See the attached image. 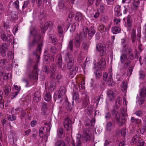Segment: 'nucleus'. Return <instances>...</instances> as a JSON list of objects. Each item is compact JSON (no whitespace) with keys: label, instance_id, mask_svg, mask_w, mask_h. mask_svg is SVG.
<instances>
[{"label":"nucleus","instance_id":"nucleus-1","mask_svg":"<svg viewBox=\"0 0 146 146\" xmlns=\"http://www.w3.org/2000/svg\"><path fill=\"white\" fill-rule=\"evenodd\" d=\"M88 28L87 27H83L82 31L80 33L79 35H76L75 38L74 44L77 48L80 46L81 42L83 39L85 38L87 36Z\"/></svg>","mask_w":146,"mask_h":146},{"label":"nucleus","instance_id":"nucleus-2","mask_svg":"<svg viewBox=\"0 0 146 146\" xmlns=\"http://www.w3.org/2000/svg\"><path fill=\"white\" fill-rule=\"evenodd\" d=\"M66 91V90L64 87L63 86L61 87L58 92H56L54 93V100L56 101L60 99L59 102L61 103L62 101V100L61 98L63 95H65Z\"/></svg>","mask_w":146,"mask_h":146},{"label":"nucleus","instance_id":"nucleus-3","mask_svg":"<svg viewBox=\"0 0 146 146\" xmlns=\"http://www.w3.org/2000/svg\"><path fill=\"white\" fill-rule=\"evenodd\" d=\"M56 70V66L55 64H52L51 65L50 69L49 70H48L47 67L46 66H45L43 68V72L47 74H50L51 77L53 78L54 77V73Z\"/></svg>","mask_w":146,"mask_h":146},{"label":"nucleus","instance_id":"nucleus-4","mask_svg":"<svg viewBox=\"0 0 146 146\" xmlns=\"http://www.w3.org/2000/svg\"><path fill=\"white\" fill-rule=\"evenodd\" d=\"M115 113V120L117 124L119 126H121L123 125L125 121V119L123 117H120L119 113L117 112H114V114Z\"/></svg>","mask_w":146,"mask_h":146},{"label":"nucleus","instance_id":"nucleus-5","mask_svg":"<svg viewBox=\"0 0 146 146\" xmlns=\"http://www.w3.org/2000/svg\"><path fill=\"white\" fill-rule=\"evenodd\" d=\"M91 136V131L88 129H85L83 135L82 139L83 141H89Z\"/></svg>","mask_w":146,"mask_h":146},{"label":"nucleus","instance_id":"nucleus-6","mask_svg":"<svg viewBox=\"0 0 146 146\" xmlns=\"http://www.w3.org/2000/svg\"><path fill=\"white\" fill-rule=\"evenodd\" d=\"M96 48L100 52L101 56H103L106 54V48L103 46L102 44H99L96 45Z\"/></svg>","mask_w":146,"mask_h":146},{"label":"nucleus","instance_id":"nucleus-7","mask_svg":"<svg viewBox=\"0 0 146 146\" xmlns=\"http://www.w3.org/2000/svg\"><path fill=\"white\" fill-rule=\"evenodd\" d=\"M38 71L33 70L30 71L28 74V77L31 79H33L36 80L38 79Z\"/></svg>","mask_w":146,"mask_h":146},{"label":"nucleus","instance_id":"nucleus-8","mask_svg":"<svg viewBox=\"0 0 146 146\" xmlns=\"http://www.w3.org/2000/svg\"><path fill=\"white\" fill-rule=\"evenodd\" d=\"M41 99V94L39 92H36L34 93L33 97V101L35 103L39 102Z\"/></svg>","mask_w":146,"mask_h":146},{"label":"nucleus","instance_id":"nucleus-9","mask_svg":"<svg viewBox=\"0 0 146 146\" xmlns=\"http://www.w3.org/2000/svg\"><path fill=\"white\" fill-rule=\"evenodd\" d=\"M7 50V44H3L0 47V52L1 55L3 57H5L6 55V52Z\"/></svg>","mask_w":146,"mask_h":146},{"label":"nucleus","instance_id":"nucleus-10","mask_svg":"<svg viewBox=\"0 0 146 146\" xmlns=\"http://www.w3.org/2000/svg\"><path fill=\"white\" fill-rule=\"evenodd\" d=\"M71 120L68 117L65 119L64 122V125L65 128L68 131L71 128Z\"/></svg>","mask_w":146,"mask_h":146},{"label":"nucleus","instance_id":"nucleus-11","mask_svg":"<svg viewBox=\"0 0 146 146\" xmlns=\"http://www.w3.org/2000/svg\"><path fill=\"white\" fill-rule=\"evenodd\" d=\"M9 141L12 145L15 144L17 140V138L15 135L12 133H10L9 136Z\"/></svg>","mask_w":146,"mask_h":146},{"label":"nucleus","instance_id":"nucleus-12","mask_svg":"<svg viewBox=\"0 0 146 146\" xmlns=\"http://www.w3.org/2000/svg\"><path fill=\"white\" fill-rule=\"evenodd\" d=\"M140 4L139 0H133V7H131L130 9L129 12H132L135 9H137L139 7Z\"/></svg>","mask_w":146,"mask_h":146},{"label":"nucleus","instance_id":"nucleus-13","mask_svg":"<svg viewBox=\"0 0 146 146\" xmlns=\"http://www.w3.org/2000/svg\"><path fill=\"white\" fill-rule=\"evenodd\" d=\"M64 60L66 62L74 61V58L70 52H68L66 53Z\"/></svg>","mask_w":146,"mask_h":146},{"label":"nucleus","instance_id":"nucleus-14","mask_svg":"<svg viewBox=\"0 0 146 146\" xmlns=\"http://www.w3.org/2000/svg\"><path fill=\"white\" fill-rule=\"evenodd\" d=\"M70 140V141H69L68 139H67V141L68 142V143L72 144L74 146H80L81 144V142L80 139L79 138H77L76 139V141H74L72 138Z\"/></svg>","mask_w":146,"mask_h":146},{"label":"nucleus","instance_id":"nucleus-15","mask_svg":"<svg viewBox=\"0 0 146 146\" xmlns=\"http://www.w3.org/2000/svg\"><path fill=\"white\" fill-rule=\"evenodd\" d=\"M72 70H70L69 73V77L70 78H72L74 76L76 75L77 72L78 70V68L77 66H75L72 68Z\"/></svg>","mask_w":146,"mask_h":146},{"label":"nucleus","instance_id":"nucleus-16","mask_svg":"<svg viewBox=\"0 0 146 146\" xmlns=\"http://www.w3.org/2000/svg\"><path fill=\"white\" fill-rule=\"evenodd\" d=\"M107 94L109 100L111 102L113 101L115 97V94H114L113 92L111 90H109L108 91Z\"/></svg>","mask_w":146,"mask_h":146},{"label":"nucleus","instance_id":"nucleus-17","mask_svg":"<svg viewBox=\"0 0 146 146\" xmlns=\"http://www.w3.org/2000/svg\"><path fill=\"white\" fill-rule=\"evenodd\" d=\"M98 68L103 70L106 67V61L104 58H102L98 63Z\"/></svg>","mask_w":146,"mask_h":146},{"label":"nucleus","instance_id":"nucleus-18","mask_svg":"<svg viewBox=\"0 0 146 146\" xmlns=\"http://www.w3.org/2000/svg\"><path fill=\"white\" fill-rule=\"evenodd\" d=\"M63 28L64 25L62 23L59 24L57 26V31L60 36H61L64 33Z\"/></svg>","mask_w":146,"mask_h":146},{"label":"nucleus","instance_id":"nucleus-19","mask_svg":"<svg viewBox=\"0 0 146 146\" xmlns=\"http://www.w3.org/2000/svg\"><path fill=\"white\" fill-rule=\"evenodd\" d=\"M98 29L100 32L104 34L106 32H108L107 28L105 27V26L103 25H100L98 27Z\"/></svg>","mask_w":146,"mask_h":146},{"label":"nucleus","instance_id":"nucleus-20","mask_svg":"<svg viewBox=\"0 0 146 146\" xmlns=\"http://www.w3.org/2000/svg\"><path fill=\"white\" fill-rule=\"evenodd\" d=\"M44 127H41L39 129V134L40 137H44V139H47L48 137V135L47 134L44 135Z\"/></svg>","mask_w":146,"mask_h":146},{"label":"nucleus","instance_id":"nucleus-21","mask_svg":"<svg viewBox=\"0 0 146 146\" xmlns=\"http://www.w3.org/2000/svg\"><path fill=\"white\" fill-rule=\"evenodd\" d=\"M131 36L132 39V42H135L136 40H137L139 42L140 41V37L139 36H138L137 37V39H136L135 31L133 29L132 30Z\"/></svg>","mask_w":146,"mask_h":146},{"label":"nucleus","instance_id":"nucleus-22","mask_svg":"<svg viewBox=\"0 0 146 146\" xmlns=\"http://www.w3.org/2000/svg\"><path fill=\"white\" fill-rule=\"evenodd\" d=\"M47 108V104L46 103L43 102L42 103V108L41 110L42 112L41 113L42 115L45 114Z\"/></svg>","mask_w":146,"mask_h":146},{"label":"nucleus","instance_id":"nucleus-23","mask_svg":"<svg viewBox=\"0 0 146 146\" xmlns=\"http://www.w3.org/2000/svg\"><path fill=\"white\" fill-rule=\"evenodd\" d=\"M121 7L119 5H116L114 9L115 14L117 16H120L121 15Z\"/></svg>","mask_w":146,"mask_h":146},{"label":"nucleus","instance_id":"nucleus-24","mask_svg":"<svg viewBox=\"0 0 146 146\" xmlns=\"http://www.w3.org/2000/svg\"><path fill=\"white\" fill-rule=\"evenodd\" d=\"M127 83L125 81H123L122 82V91L125 93L127 92Z\"/></svg>","mask_w":146,"mask_h":146},{"label":"nucleus","instance_id":"nucleus-25","mask_svg":"<svg viewBox=\"0 0 146 146\" xmlns=\"http://www.w3.org/2000/svg\"><path fill=\"white\" fill-rule=\"evenodd\" d=\"M95 122V120L94 119H92L91 121L88 119L85 123V125L87 127H89L90 125L93 126L94 123Z\"/></svg>","mask_w":146,"mask_h":146},{"label":"nucleus","instance_id":"nucleus-26","mask_svg":"<svg viewBox=\"0 0 146 146\" xmlns=\"http://www.w3.org/2000/svg\"><path fill=\"white\" fill-rule=\"evenodd\" d=\"M121 31V29L119 27H114L111 28V31L114 34L119 33Z\"/></svg>","mask_w":146,"mask_h":146},{"label":"nucleus","instance_id":"nucleus-27","mask_svg":"<svg viewBox=\"0 0 146 146\" xmlns=\"http://www.w3.org/2000/svg\"><path fill=\"white\" fill-rule=\"evenodd\" d=\"M83 18L82 14L80 12H77L76 13L75 17V20L77 21H81Z\"/></svg>","mask_w":146,"mask_h":146},{"label":"nucleus","instance_id":"nucleus-28","mask_svg":"<svg viewBox=\"0 0 146 146\" xmlns=\"http://www.w3.org/2000/svg\"><path fill=\"white\" fill-rule=\"evenodd\" d=\"M58 135L59 138H63L64 136V134L63 133V128H60L58 129Z\"/></svg>","mask_w":146,"mask_h":146},{"label":"nucleus","instance_id":"nucleus-29","mask_svg":"<svg viewBox=\"0 0 146 146\" xmlns=\"http://www.w3.org/2000/svg\"><path fill=\"white\" fill-rule=\"evenodd\" d=\"M140 139L138 136L135 135L131 139V143L132 144H136Z\"/></svg>","mask_w":146,"mask_h":146},{"label":"nucleus","instance_id":"nucleus-30","mask_svg":"<svg viewBox=\"0 0 146 146\" xmlns=\"http://www.w3.org/2000/svg\"><path fill=\"white\" fill-rule=\"evenodd\" d=\"M55 146H68L62 140L57 141L55 143Z\"/></svg>","mask_w":146,"mask_h":146},{"label":"nucleus","instance_id":"nucleus-31","mask_svg":"<svg viewBox=\"0 0 146 146\" xmlns=\"http://www.w3.org/2000/svg\"><path fill=\"white\" fill-rule=\"evenodd\" d=\"M94 69L95 71L94 72V73L96 78H99L102 76V74L98 70V68L95 67L94 68Z\"/></svg>","mask_w":146,"mask_h":146},{"label":"nucleus","instance_id":"nucleus-32","mask_svg":"<svg viewBox=\"0 0 146 146\" xmlns=\"http://www.w3.org/2000/svg\"><path fill=\"white\" fill-rule=\"evenodd\" d=\"M53 26L52 23L50 22H46L44 25L43 29L44 31H46L49 27H52Z\"/></svg>","mask_w":146,"mask_h":146},{"label":"nucleus","instance_id":"nucleus-33","mask_svg":"<svg viewBox=\"0 0 146 146\" xmlns=\"http://www.w3.org/2000/svg\"><path fill=\"white\" fill-rule=\"evenodd\" d=\"M127 56L126 55L123 54L120 57V61L122 63H125L127 59Z\"/></svg>","mask_w":146,"mask_h":146},{"label":"nucleus","instance_id":"nucleus-34","mask_svg":"<svg viewBox=\"0 0 146 146\" xmlns=\"http://www.w3.org/2000/svg\"><path fill=\"white\" fill-rule=\"evenodd\" d=\"M10 90V87L9 85H6L4 88V90L5 94L6 95H8Z\"/></svg>","mask_w":146,"mask_h":146},{"label":"nucleus","instance_id":"nucleus-35","mask_svg":"<svg viewBox=\"0 0 146 146\" xmlns=\"http://www.w3.org/2000/svg\"><path fill=\"white\" fill-rule=\"evenodd\" d=\"M112 127V124L110 122H108L107 123L106 125V129L107 131H110Z\"/></svg>","mask_w":146,"mask_h":146},{"label":"nucleus","instance_id":"nucleus-36","mask_svg":"<svg viewBox=\"0 0 146 146\" xmlns=\"http://www.w3.org/2000/svg\"><path fill=\"white\" fill-rule=\"evenodd\" d=\"M8 62V60L7 59L4 58L0 60V66H3L6 65Z\"/></svg>","mask_w":146,"mask_h":146},{"label":"nucleus","instance_id":"nucleus-37","mask_svg":"<svg viewBox=\"0 0 146 146\" xmlns=\"http://www.w3.org/2000/svg\"><path fill=\"white\" fill-rule=\"evenodd\" d=\"M45 100L46 101H50L51 99V96L50 92H47L45 94L44 97Z\"/></svg>","mask_w":146,"mask_h":146},{"label":"nucleus","instance_id":"nucleus-38","mask_svg":"<svg viewBox=\"0 0 146 146\" xmlns=\"http://www.w3.org/2000/svg\"><path fill=\"white\" fill-rule=\"evenodd\" d=\"M74 61H70L69 62H66L67 63V68L68 69H70L72 68V66H74Z\"/></svg>","mask_w":146,"mask_h":146},{"label":"nucleus","instance_id":"nucleus-39","mask_svg":"<svg viewBox=\"0 0 146 146\" xmlns=\"http://www.w3.org/2000/svg\"><path fill=\"white\" fill-rule=\"evenodd\" d=\"M145 144L144 141L141 138H140L136 144L137 146H144Z\"/></svg>","mask_w":146,"mask_h":146},{"label":"nucleus","instance_id":"nucleus-40","mask_svg":"<svg viewBox=\"0 0 146 146\" xmlns=\"http://www.w3.org/2000/svg\"><path fill=\"white\" fill-rule=\"evenodd\" d=\"M55 85L56 83L53 81H52L51 82L49 88L51 91H53L55 89Z\"/></svg>","mask_w":146,"mask_h":146},{"label":"nucleus","instance_id":"nucleus-41","mask_svg":"<svg viewBox=\"0 0 146 146\" xmlns=\"http://www.w3.org/2000/svg\"><path fill=\"white\" fill-rule=\"evenodd\" d=\"M73 98L74 100L75 101H78L79 98L78 94L76 92H73Z\"/></svg>","mask_w":146,"mask_h":146},{"label":"nucleus","instance_id":"nucleus-42","mask_svg":"<svg viewBox=\"0 0 146 146\" xmlns=\"http://www.w3.org/2000/svg\"><path fill=\"white\" fill-rule=\"evenodd\" d=\"M16 118V117L14 115H9L7 117L8 120L11 121L15 120Z\"/></svg>","mask_w":146,"mask_h":146},{"label":"nucleus","instance_id":"nucleus-43","mask_svg":"<svg viewBox=\"0 0 146 146\" xmlns=\"http://www.w3.org/2000/svg\"><path fill=\"white\" fill-rule=\"evenodd\" d=\"M95 33V31L93 28H90L88 30V35L90 36H92Z\"/></svg>","mask_w":146,"mask_h":146},{"label":"nucleus","instance_id":"nucleus-44","mask_svg":"<svg viewBox=\"0 0 146 146\" xmlns=\"http://www.w3.org/2000/svg\"><path fill=\"white\" fill-rule=\"evenodd\" d=\"M62 64V59L61 56H60L58 59L57 64L58 67H61Z\"/></svg>","mask_w":146,"mask_h":146},{"label":"nucleus","instance_id":"nucleus-45","mask_svg":"<svg viewBox=\"0 0 146 146\" xmlns=\"http://www.w3.org/2000/svg\"><path fill=\"white\" fill-rule=\"evenodd\" d=\"M89 46L87 43L86 42H83L82 45V48L84 50H87Z\"/></svg>","mask_w":146,"mask_h":146},{"label":"nucleus","instance_id":"nucleus-46","mask_svg":"<svg viewBox=\"0 0 146 146\" xmlns=\"http://www.w3.org/2000/svg\"><path fill=\"white\" fill-rule=\"evenodd\" d=\"M122 99L120 96L117 97V101L116 102V105L117 106H119L122 104Z\"/></svg>","mask_w":146,"mask_h":146},{"label":"nucleus","instance_id":"nucleus-47","mask_svg":"<svg viewBox=\"0 0 146 146\" xmlns=\"http://www.w3.org/2000/svg\"><path fill=\"white\" fill-rule=\"evenodd\" d=\"M50 41L54 44H55L56 41V39L54 36L52 35H50L49 36Z\"/></svg>","mask_w":146,"mask_h":146},{"label":"nucleus","instance_id":"nucleus-48","mask_svg":"<svg viewBox=\"0 0 146 146\" xmlns=\"http://www.w3.org/2000/svg\"><path fill=\"white\" fill-rule=\"evenodd\" d=\"M140 94L142 96H146V88H143L141 89Z\"/></svg>","mask_w":146,"mask_h":146},{"label":"nucleus","instance_id":"nucleus-49","mask_svg":"<svg viewBox=\"0 0 146 146\" xmlns=\"http://www.w3.org/2000/svg\"><path fill=\"white\" fill-rule=\"evenodd\" d=\"M64 7V1L63 0H61L59 3V8L60 9H62Z\"/></svg>","mask_w":146,"mask_h":146},{"label":"nucleus","instance_id":"nucleus-50","mask_svg":"<svg viewBox=\"0 0 146 146\" xmlns=\"http://www.w3.org/2000/svg\"><path fill=\"white\" fill-rule=\"evenodd\" d=\"M73 41L72 40H71L69 42L68 47L67 48L68 49H69L71 50V51H72L73 50Z\"/></svg>","mask_w":146,"mask_h":146},{"label":"nucleus","instance_id":"nucleus-51","mask_svg":"<svg viewBox=\"0 0 146 146\" xmlns=\"http://www.w3.org/2000/svg\"><path fill=\"white\" fill-rule=\"evenodd\" d=\"M29 3V1L28 0H27L24 1V3L22 8L23 11L24 9L27 7Z\"/></svg>","mask_w":146,"mask_h":146},{"label":"nucleus","instance_id":"nucleus-52","mask_svg":"<svg viewBox=\"0 0 146 146\" xmlns=\"http://www.w3.org/2000/svg\"><path fill=\"white\" fill-rule=\"evenodd\" d=\"M44 125L46 126H47L48 127H46V133H48L50 131V124L49 123H45Z\"/></svg>","mask_w":146,"mask_h":146},{"label":"nucleus","instance_id":"nucleus-53","mask_svg":"<svg viewBox=\"0 0 146 146\" xmlns=\"http://www.w3.org/2000/svg\"><path fill=\"white\" fill-rule=\"evenodd\" d=\"M133 67H130L128 68L127 72V75L129 77L132 74V72L133 71Z\"/></svg>","mask_w":146,"mask_h":146},{"label":"nucleus","instance_id":"nucleus-54","mask_svg":"<svg viewBox=\"0 0 146 146\" xmlns=\"http://www.w3.org/2000/svg\"><path fill=\"white\" fill-rule=\"evenodd\" d=\"M128 5H125L122 8V11L124 14H125L127 11Z\"/></svg>","mask_w":146,"mask_h":146},{"label":"nucleus","instance_id":"nucleus-55","mask_svg":"<svg viewBox=\"0 0 146 146\" xmlns=\"http://www.w3.org/2000/svg\"><path fill=\"white\" fill-rule=\"evenodd\" d=\"M13 5L17 9H19V1L18 0H17L13 3Z\"/></svg>","mask_w":146,"mask_h":146},{"label":"nucleus","instance_id":"nucleus-56","mask_svg":"<svg viewBox=\"0 0 146 146\" xmlns=\"http://www.w3.org/2000/svg\"><path fill=\"white\" fill-rule=\"evenodd\" d=\"M1 37L2 40L4 41H6L7 40V37L6 35L5 34L3 33L2 34L1 36Z\"/></svg>","mask_w":146,"mask_h":146},{"label":"nucleus","instance_id":"nucleus-57","mask_svg":"<svg viewBox=\"0 0 146 146\" xmlns=\"http://www.w3.org/2000/svg\"><path fill=\"white\" fill-rule=\"evenodd\" d=\"M107 4L108 5H113L114 1V0H105Z\"/></svg>","mask_w":146,"mask_h":146},{"label":"nucleus","instance_id":"nucleus-58","mask_svg":"<svg viewBox=\"0 0 146 146\" xmlns=\"http://www.w3.org/2000/svg\"><path fill=\"white\" fill-rule=\"evenodd\" d=\"M126 145L125 143L123 141L121 142L118 145H114L113 146H125Z\"/></svg>","mask_w":146,"mask_h":146},{"label":"nucleus","instance_id":"nucleus-59","mask_svg":"<svg viewBox=\"0 0 146 146\" xmlns=\"http://www.w3.org/2000/svg\"><path fill=\"white\" fill-rule=\"evenodd\" d=\"M135 114L137 116L139 117L141 116L142 115V112L140 110H138L135 113Z\"/></svg>","mask_w":146,"mask_h":146},{"label":"nucleus","instance_id":"nucleus-60","mask_svg":"<svg viewBox=\"0 0 146 146\" xmlns=\"http://www.w3.org/2000/svg\"><path fill=\"white\" fill-rule=\"evenodd\" d=\"M19 92L18 91L14 92L11 95V98L13 99L18 94Z\"/></svg>","mask_w":146,"mask_h":146},{"label":"nucleus","instance_id":"nucleus-61","mask_svg":"<svg viewBox=\"0 0 146 146\" xmlns=\"http://www.w3.org/2000/svg\"><path fill=\"white\" fill-rule=\"evenodd\" d=\"M7 56L9 58H11L13 57V55L12 52L10 51L8 52Z\"/></svg>","mask_w":146,"mask_h":146},{"label":"nucleus","instance_id":"nucleus-62","mask_svg":"<svg viewBox=\"0 0 146 146\" xmlns=\"http://www.w3.org/2000/svg\"><path fill=\"white\" fill-rule=\"evenodd\" d=\"M66 108L68 111H70L72 109L70 104H69V103H67L66 107Z\"/></svg>","mask_w":146,"mask_h":146},{"label":"nucleus","instance_id":"nucleus-63","mask_svg":"<svg viewBox=\"0 0 146 146\" xmlns=\"http://www.w3.org/2000/svg\"><path fill=\"white\" fill-rule=\"evenodd\" d=\"M121 133L122 136H125L126 134V130L125 129H123L121 131Z\"/></svg>","mask_w":146,"mask_h":146},{"label":"nucleus","instance_id":"nucleus-64","mask_svg":"<svg viewBox=\"0 0 146 146\" xmlns=\"http://www.w3.org/2000/svg\"><path fill=\"white\" fill-rule=\"evenodd\" d=\"M50 51L52 52V53H55L57 51V50L56 48L54 46H52L50 48Z\"/></svg>","mask_w":146,"mask_h":146}]
</instances>
